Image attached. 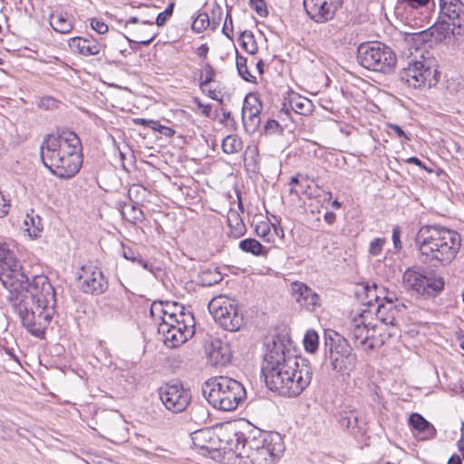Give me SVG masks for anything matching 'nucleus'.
<instances>
[{"label":"nucleus","instance_id":"1","mask_svg":"<svg viewBox=\"0 0 464 464\" xmlns=\"http://www.w3.org/2000/svg\"><path fill=\"white\" fill-rule=\"evenodd\" d=\"M285 333L266 338L261 373L266 385L287 398H296L310 385L314 372L308 359L294 355Z\"/></svg>","mask_w":464,"mask_h":464},{"label":"nucleus","instance_id":"2","mask_svg":"<svg viewBox=\"0 0 464 464\" xmlns=\"http://www.w3.org/2000/svg\"><path fill=\"white\" fill-rule=\"evenodd\" d=\"M462 31H419L417 33L404 32L403 39L409 47L410 56L407 66L399 72L401 82L409 87L415 89L430 88L440 81V73L436 61L421 53L419 56L413 54V50L418 52L421 45L428 44L432 47L442 40L458 38Z\"/></svg>","mask_w":464,"mask_h":464},{"label":"nucleus","instance_id":"3","mask_svg":"<svg viewBox=\"0 0 464 464\" xmlns=\"http://www.w3.org/2000/svg\"><path fill=\"white\" fill-rule=\"evenodd\" d=\"M82 142L77 134L63 130L58 134L46 135L40 147L43 164L60 179H71L80 170Z\"/></svg>","mask_w":464,"mask_h":464},{"label":"nucleus","instance_id":"4","mask_svg":"<svg viewBox=\"0 0 464 464\" xmlns=\"http://www.w3.org/2000/svg\"><path fill=\"white\" fill-rule=\"evenodd\" d=\"M415 244L423 264L434 267L450 265L461 246L460 235L452 229L437 225L422 226L416 237Z\"/></svg>","mask_w":464,"mask_h":464},{"label":"nucleus","instance_id":"5","mask_svg":"<svg viewBox=\"0 0 464 464\" xmlns=\"http://www.w3.org/2000/svg\"><path fill=\"white\" fill-rule=\"evenodd\" d=\"M20 276L11 286H5L9 291V301L22 302L28 304H42V306H56V294L49 278L44 275H34L26 271L22 266L19 269Z\"/></svg>","mask_w":464,"mask_h":464},{"label":"nucleus","instance_id":"6","mask_svg":"<svg viewBox=\"0 0 464 464\" xmlns=\"http://www.w3.org/2000/svg\"><path fill=\"white\" fill-rule=\"evenodd\" d=\"M202 394L214 408L231 411L246 398V392L238 381L227 376H218L204 383Z\"/></svg>","mask_w":464,"mask_h":464},{"label":"nucleus","instance_id":"7","mask_svg":"<svg viewBox=\"0 0 464 464\" xmlns=\"http://www.w3.org/2000/svg\"><path fill=\"white\" fill-rule=\"evenodd\" d=\"M246 455L243 464H276L282 457L285 447L278 432L263 433L251 437L246 441Z\"/></svg>","mask_w":464,"mask_h":464},{"label":"nucleus","instance_id":"8","mask_svg":"<svg viewBox=\"0 0 464 464\" xmlns=\"http://www.w3.org/2000/svg\"><path fill=\"white\" fill-rule=\"evenodd\" d=\"M324 361L338 373L352 371L356 364V354L349 342L334 330L324 331Z\"/></svg>","mask_w":464,"mask_h":464},{"label":"nucleus","instance_id":"9","mask_svg":"<svg viewBox=\"0 0 464 464\" xmlns=\"http://www.w3.org/2000/svg\"><path fill=\"white\" fill-rule=\"evenodd\" d=\"M357 62L367 70L389 74L395 68L397 57L390 46L379 41H372L359 44Z\"/></svg>","mask_w":464,"mask_h":464},{"label":"nucleus","instance_id":"10","mask_svg":"<svg viewBox=\"0 0 464 464\" xmlns=\"http://www.w3.org/2000/svg\"><path fill=\"white\" fill-rule=\"evenodd\" d=\"M14 311L18 314L23 326L34 336L44 338L54 314L53 306L28 304L25 301H10Z\"/></svg>","mask_w":464,"mask_h":464},{"label":"nucleus","instance_id":"11","mask_svg":"<svg viewBox=\"0 0 464 464\" xmlns=\"http://www.w3.org/2000/svg\"><path fill=\"white\" fill-rule=\"evenodd\" d=\"M209 313L214 320L225 330L236 332L243 324V315L237 306L229 299L218 296L208 304Z\"/></svg>","mask_w":464,"mask_h":464},{"label":"nucleus","instance_id":"12","mask_svg":"<svg viewBox=\"0 0 464 464\" xmlns=\"http://www.w3.org/2000/svg\"><path fill=\"white\" fill-rule=\"evenodd\" d=\"M159 394L164 406L175 413L186 410L191 399L189 390L185 389L179 382L160 387Z\"/></svg>","mask_w":464,"mask_h":464},{"label":"nucleus","instance_id":"13","mask_svg":"<svg viewBox=\"0 0 464 464\" xmlns=\"http://www.w3.org/2000/svg\"><path fill=\"white\" fill-rule=\"evenodd\" d=\"M250 438L236 430L231 425L219 427L220 449L218 451L233 453L237 458L244 459L246 455V441Z\"/></svg>","mask_w":464,"mask_h":464},{"label":"nucleus","instance_id":"14","mask_svg":"<svg viewBox=\"0 0 464 464\" xmlns=\"http://www.w3.org/2000/svg\"><path fill=\"white\" fill-rule=\"evenodd\" d=\"M438 24L446 29H464V4L460 0H439Z\"/></svg>","mask_w":464,"mask_h":464},{"label":"nucleus","instance_id":"15","mask_svg":"<svg viewBox=\"0 0 464 464\" xmlns=\"http://www.w3.org/2000/svg\"><path fill=\"white\" fill-rule=\"evenodd\" d=\"M81 270L78 280L82 292L99 295L108 289L109 283L101 268L92 265H85L82 266Z\"/></svg>","mask_w":464,"mask_h":464},{"label":"nucleus","instance_id":"16","mask_svg":"<svg viewBox=\"0 0 464 464\" xmlns=\"http://www.w3.org/2000/svg\"><path fill=\"white\" fill-rule=\"evenodd\" d=\"M22 267L14 253L5 243L0 242V281L4 286H11L20 276L19 269Z\"/></svg>","mask_w":464,"mask_h":464},{"label":"nucleus","instance_id":"17","mask_svg":"<svg viewBox=\"0 0 464 464\" xmlns=\"http://www.w3.org/2000/svg\"><path fill=\"white\" fill-rule=\"evenodd\" d=\"M343 0H304V7L311 19L324 23L333 19Z\"/></svg>","mask_w":464,"mask_h":464},{"label":"nucleus","instance_id":"18","mask_svg":"<svg viewBox=\"0 0 464 464\" xmlns=\"http://www.w3.org/2000/svg\"><path fill=\"white\" fill-rule=\"evenodd\" d=\"M195 448L203 454L218 451L220 449L219 428H203L190 433Z\"/></svg>","mask_w":464,"mask_h":464},{"label":"nucleus","instance_id":"19","mask_svg":"<svg viewBox=\"0 0 464 464\" xmlns=\"http://www.w3.org/2000/svg\"><path fill=\"white\" fill-rule=\"evenodd\" d=\"M370 314L369 311L363 310L351 321L349 336L357 349L363 347L367 341L372 338L369 335L370 324L366 323Z\"/></svg>","mask_w":464,"mask_h":464},{"label":"nucleus","instance_id":"20","mask_svg":"<svg viewBox=\"0 0 464 464\" xmlns=\"http://www.w3.org/2000/svg\"><path fill=\"white\" fill-rule=\"evenodd\" d=\"M262 109L263 105L257 95L252 93L246 95L242 108V120L246 127L248 126L252 130L259 127Z\"/></svg>","mask_w":464,"mask_h":464},{"label":"nucleus","instance_id":"21","mask_svg":"<svg viewBox=\"0 0 464 464\" xmlns=\"http://www.w3.org/2000/svg\"><path fill=\"white\" fill-rule=\"evenodd\" d=\"M159 332L164 336V343L170 348H175L184 343L194 334L192 327L188 324H179V326H161Z\"/></svg>","mask_w":464,"mask_h":464},{"label":"nucleus","instance_id":"22","mask_svg":"<svg viewBox=\"0 0 464 464\" xmlns=\"http://www.w3.org/2000/svg\"><path fill=\"white\" fill-rule=\"evenodd\" d=\"M291 292L295 300L307 310H314L320 305L319 295L302 282L295 281L291 285Z\"/></svg>","mask_w":464,"mask_h":464},{"label":"nucleus","instance_id":"23","mask_svg":"<svg viewBox=\"0 0 464 464\" xmlns=\"http://www.w3.org/2000/svg\"><path fill=\"white\" fill-rule=\"evenodd\" d=\"M340 428L348 431L355 439L362 438L365 432L364 423L359 420L357 411L353 410L342 411L337 416Z\"/></svg>","mask_w":464,"mask_h":464},{"label":"nucleus","instance_id":"24","mask_svg":"<svg viewBox=\"0 0 464 464\" xmlns=\"http://www.w3.org/2000/svg\"><path fill=\"white\" fill-rule=\"evenodd\" d=\"M69 46L74 53L89 56L98 54L102 45L92 36H75L69 40Z\"/></svg>","mask_w":464,"mask_h":464},{"label":"nucleus","instance_id":"25","mask_svg":"<svg viewBox=\"0 0 464 464\" xmlns=\"http://www.w3.org/2000/svg\"><path fill=\"white\" fill-rule=\"evenodd\" d=\"M422 286L425 289L420 292L421 296L434 297L443 291L445 287V281L442 276L434 273H430L424 275Z\"/></svg>","mask_w":464,"mask_h":464},{"label":"nucleus","instance_id":"26","mask_svg":"<svg viewBox=\"0 0 464 464\" xmlns=\"http://www.w3.org/2000/svg\"><path fill=\"white\" fill-rule=\"evenodd\" d=\"M209 358L216 366H225L230 362L232 353L228 343L221 341L212 343Z\"/></svg>","mask_w":464,"mask_h":464},{"label":"nucleus","instance_id":"27","mask_svg":"<svg viewBox=\"0 0 464 464\" xmlns=\"http://www.w3.org/2000/svg\"><path fill=\"white\" fill-rule=\"evenodd\" d=\"M406 19V25L411 29H420L423 27H426V29H440L437 26V21L430 24L431 17L428 13L423 14L419 11H411L410 15Z\"/></svg>","mask_w":464,"mask_h":464},{"label":"nucleus","instance_id":"28","mask_svg":"<svg viewBox=\"0 0 464 464\" xmlns=\"http://www.w3.org/2000/svg\"><path fill=\"white\" fill-rule=\"evenodd\" d=\"M289 107L297 114L308 115L312 112L314 105L309 99L292 91L289 92Z\"/></svg>","mask_w":464,"mask_h":464},{"label":"nucleus","instance_id":"29","mask_svg":"<svg viewBox=\"0 0 464 464\" xmlns=\"http://www.w3.org/2000/svg\"><path fill=\"white\" fill-rule=\"evenodd\" d=\"M409 423L412 429L423 432L426 438L434 437L436 434L435 428L420 414L412 413L409 418Z\"/></svg>","mask_w":464,"mask_h":464},{"label":"nucleus","instance_id":"30","mask_svg":"<svg viewBox=\"0 0 464 464\" xmlns=\"http://www.w3.org/2000/svg\"><path fill=\"white\" fill-rule=\"evenodd\" d=\"M227 224L229 227V236L234 238H239L246 231L243 218L237 210H230L228 212Z\"/></svg>","mask_w":464,"mask_h":464},{"label":"nucleus","instance_id":"31","mask_svg":"<svg viewBox=\"0 0 464 464\" xmlns=\"http://www.w3.org/2000/svg\"><path fill=\"white\" fill-rule=\"evenodd\" d=\"M117 208L121 211V216L130 222L136 223L144 218L142 210L135 205L119 201L117 202Z\"/></svg>","mask_w":464,"mask_h":464},{"label":"nucleus","instance_id":"32","mask_svg":"<svg viewBox=\"0 0 464 464\" xmlns=\"http://www.w3.org/2000/svg\"><path fill=\"white\" fill-rule=\"evenodd\" d=\"M424 275L408 268L403 274V282L418 295H420V292L425 288L422 286Z\"/></svg>","mask_w":464,"mask_h":464},{"label":"nucleus","instance_id":"33","mask_svg":"<svg viewBox=\"0 0 464 464\" xmlns=\"http://www.w3.org/2000/svg\"><path fill=\"white\" fill-rule=\"evenodd\" d=\"M223 279L222 274L218 267H207L200 271L198 275V282L203 286L214 285Z\"/></svg>","mask_w":464,"mask_h":464},{"label":"nucleus","instance_id":"34","mask_svg":"<svg viewBox=\"0 0 464 464\" xmlns=\"http://www.w3.org/2000/svg\"><path fill=\"white\" fill-rule=\"evenodd\" d=\"M239 248L246 253H250L256 256H265L267 249L255 238H246L239 242Z\"/></svg>","mask_w":464,"mask_h":464},{"label":"nucleus","instance_id":"35","mask_svg":"<svg viewBox=\"0 0 464 464\" xmlns=\"http://www.w3.org/2000/svg\"><path fill=\"white\" fill-rule=\"evenodd\" d=\"M24 225L29 237L33 238L38 237L44 229L43 219L38 215L27 214L24 221Z\"/></svg>","mask_w":464,"mask_h":464},{"label":"nucleus","instance_id":"36","mask_svg":"<svg viewBox=\"0 0 464 464\" xmlns=\"http://www.w3.org/2000/svg\"><path fill=\"white\" fill-rule=\"evenodd\" d=\"M157 314L160 315L162 314L161 316V323L160 324L159 327L161 326H167L172 327L171 322L172 318L175 316L176 313H169V310L163 307V302H153L150 306V314L152 317H155Z\"/></svg>","mask_w":464,"mask_h":464},{"label":"nucleus","instance_id":"37","mask_svg":"<svg viewBox=\"0 0 464 464\" xmlns=\"http://www.w3.org/2000/svg\"><path fill=\"white\" fill-rule=\"evenodd\" d=\"M157 314L160 315L162 314L161 316V323L160 324L159 327L161 326H167L172 327L171 322L172 318L175 316L176 313H169V310L163 307V302H153L150 306V314L152 317H155Z\"/></svg>","mask_w":464,"mask_h":464},{"label":"nucleus","instance_id":"38","mask_svg":"<svg viewBox=\"0 0 464 464\" xmlns=\"http://www.w3.org/2000/svg\"><path fill=\"white\" fill-rule=\"evenodd\" d=\"M221 148L224 153L234 154L242 150L243 142L237 135H227L223 139Z\"/></svg>","mask_w":464,"mask_h":464},{"label":"nucleus","instance_id":"39","mask_svg":"<svg viewBox=\"0 0 464 464\" xmlns=\"http://www.w3.org/2000/svg\"><path fill=\"white\" fill-rule=\"evenodd\" d=\"M237 70L238 72V74L244 79L246 82H256V77L252 75L247 68V59L241 55L237 51Z\"/></svg>","mask_w":464,"mask_h":464},{"label":"nucleus","instance_id":"40","mask_svg":"<svg viewBox=\"0 0 464 464\" xmlns=\"http://www.w3.org/2000/svg\"><path fill=\"white\" fill-rule=\"evenodd\" d=\"M303 343L307 353H315L319 345V335L317 332H315L313 329L306 331L303 340Z\"/></svg>","mask_w":464,"mask_h":464},{"label":"nucleus","instance_id":"41","mask_svg":"<svg viewBox=\"0 0 464 464\" xmlns=\"http://www.w3.org/2000/svg\"><path fill=\"white\" fill-rule=\"evenodd\" d=\"M253 38L254 35L252 31H241L239 35V41L241 42L242 48L250 54H254L257 51V45Z\"/></svg>","mask_w":464,"mask_h":464},{"label":"nucleus","instance_id":"42","mask_svg":"<svg viewBox=\"0 0 464 464\" xmlns=\"http://www.w3.org/2000/svg\"><path fill=\"white\" fill-rule=\"evenodd\" d=\"M190 420L197 424L205 423L209 418L208 409L200 404L193 405L190 409Z\"/></svg>","mask_w":464,"mask_h":464},{"label":"nucleus","instance_id":"43","mask_svg":"<svg viewBox=\"0 0 464 464\" xmlns=\"http://www.w3.org/2000/svg\"><path fill=\"white\" fill-rule=\"evenodd\" d=\"M49 23L52 29H57V26H68L69 29H72V24L69 21L67 14L60 11H54L50 14Z\"/></svg>","mask_w":464,"mask_h":464},{"label":"nucleus","instance_id":"44","mask_svg":"<svg viewBox=\"0 0 464 464\" xmlns=\"http://www.w3.org/2000/svg\"><path fill=\"white\" fill-rule=\"evenodd\" d=\"M123 257L140 265L144 269L151 271V265L144 260L142 256L130 247H123Z\"/></svg>","mask_w":464,"mask_h":464},{"label":"nucleus","instance_id":"45","mask_svg":"<svg viewBox=\"0 0 464 464\" xmlns=\"http://www.w3.org/2000/svg\"><path fill=\"white\" fill-rule=\"evenodd\" d=\"M215 75L216 72L214 68L209 63H206L200 72L201 82L199 86L202 92H205L209 83L214 82Z\"/></svg>","mask_w":464,"mask_h":464},{"label":"nucleus","instance_id":"46","mask_svg":"<svg viewBox=\"0 0 464 464\" xmlns=\"http://www.w3.org/2000/svg\"><path fill=\"white\" fill-rule=\"evenodd\" d=\"M255 231L256 235L266 242H273L270 224L267 221H262L256 225Z\"/></svg>","mask_w":464,"mask_h":464},{"label":"nucleus","instance_id":"47","mask_svg":"<svg viewBox=\"0 0 464 464\" xmlns=\"http://www.w3.org/2000/svg\"><path fill=\"white\" fill-rule=\"evenodd\" d=\"M210 26L209 16L207 13H200L193 20L191 29H208Z\"/></svg>","mask_w":464,"mask_h":464},{"label":"nucleus","instance_id":"48","mask_svg":"<svg viewBox=\"0 0 464 464\" xmlns=\"http://www.w3.org/2000/svg\"><path fill=\"white\" fill-rule=\"evenodd\" d=\"M385 242H386V240L383 237L374 238L370 243L369 254L372 256H379L382 251Z\"/></svg>","mask_w":464,"mask_h":464},{"label":"nucleus","instance_id":"49","mask_svg":"<svg viewBox=\"0 0 464 464\" xmlns=\"http://www.w3.org/2000/svg\"><path fill=\"white\" fill-rule=\"evenodd\" d=\"M249 5L261 17H266L268 14L265 0H249Z\"/></svg>","mask_w":464,"mask_h":464},{"label":"nucleus","instance_id":"50","mask_svg":"<svg viewBox=\"0 0 464 464\" xmlns=\"http://www.w3.org/2000/svg\"><path fill=\"white\" fill-rule=\"evenodd\" d=\"M430 0H399L401 5H405L411 11H419V8L426 6Z\"/></svg>","mask_w":464,"mask_h":464},{"label":"nucleus","instance_id":"51","mask_svg":"<svg viewBox=\"0 0 464 464\" xmlns=\"http://www.w3.org/2000/svg\"><path fill=\"white\" fill-rule=\"evenodd\" d=\"M462 89V83L459 78H449L446 81V90L451 93H457Z\"/></svg>","mask_w":464,"mask_h":464},{"label":"nucleus","instance_id":"52","mask_svg":"<svg viewBox=\"0 0 464 464\" xmlns=\"http://www.w3.org/2000/svg\"><path fill=\"white\" fill-rule=\"evenodd\" d=\"M151 130H156L168 138H171L175 135V130L173 129L161 125L158 121H156V125H153Z\"/></svg>","mask_w":464,"mask_h":464},{"label":"nucleus","instance_id":"53","mask_svg":"<svg viewBox=\"0 0 464 464\" xmlns=\"http://www.w3.org/2000/svg\"><path fill=\"white\" fill-rule=\"evenodd\" d=\"M186 318L193 320V317L190 314H185L183 311H179V314H176L175 316L172 318V326H179V324H188L186 323Z\"/></svg>","mask_w":464,"mask_h":464},{"label":"nucleus","instance_id":"54","mask_svg":"<svg viewBox=\"0 0 464 464\" xmlns=\"http://www.w3.org/2000/svg\"><path fill=\"white\" fill-rule=\"evenodd\" d=\"M10 209L9 200L5 198L0 190V218L5 217Z\"/></svg>","mask_w":464,"mask_h":464},{"label":"nucleus","instance_id":"55","mask_svg":"<svg viewBox=\"0 0 464 464\" xmlns=\"http://www.w3.org/2000/svg\"><path fill=\"white\" fill-rule=\"evenodd\" d=\"M392 237L394 248H396L397 250H400L402 247V246H401V228L399 226H395L392 228Z\"/></svg>","mask_w":464,"mask_h":464},{"label":"nucleus","instance_id":"56","mask_svg":"<svg viewBox=\"0 0 464 464\" xmlns=\"http://www.w3.org/2000/svg\"><path fill=\"white\" fill-rule=\"evenodd\" d=\"M280 128V125L277 121L276 120H268L265 124V131L266 133H275Z\"/></svg>","mask_w":464,"mask_h":464},{"label":"nucleus","instance_id":"57","mask_svg":"<svg viewBox=\"0 0 464 464\" xmlns=\"http://www.w3.org/2000/svg\"><path fill=\"white\" fill-rule=\"evenodd\" d=\"M365 290L368 298L372 299V297H374L376 301L380 299V295L377 294L378 285L376 284H373L372 287L367 285ZM368 303L371 304V300Z\"/></svg>","mask_w":464,"mask_h":464},{"label":"nucleus","instance_id":"58","mask_svg":"<svg viewBox=\"0 0 464 464\" xmlns=\"http://www.w3.org/2000/svg\"><path fill=\"white\" fill-rule=\"evenodd\" d=\"M145 188L140 185H132L129 190H128V196L130 199L132 201L133 198H137V196L141 192L144 191Z\"/></svg>","mask_w":464,"mask_h":464},{"label":"nucleus","instance_id":"59","mask_svg":"<svg viewBox=\"0 0 464 464\" xmlns=\"http://www.w3.org/2000/svg\"><path fill=\"white\" fill-rule=\"evenodd\" d=\"M383 300L390 304L389 310L391 311L392 309V305L395 302H398L399 299L397 298V295L393 292H389L387 290L386 294L383 295Z\"/></svg>","mask_w":464,"mask_h":464},{"label":"nucleus","instance_id":"60","mask_svg":"<svg viewBox=\"0 0 464 464\" xmlns=\"http://www.w3.org/2000/svg\"><path fill=\"white\" fill-rule=\"evenodd\" d=\"M133 122L136 125H141L150 129L153 128V125H156V121L154 120H147L142 118H137L133 120Z\"/></svg>","mask_w":464,"mask_h":464},{"label":"nucleus","instance_id":"61","mask_svg":"<svg viewBox=\"0 0 464 464\" xmlns=\"http://www.w3.org/2000/svg\"><path fill=\"white\" fill-rule=\"evenodd\" d=\"M388 127H389L390 130H393L399 138H403L405 140H410L408 135L404 132V130L399 125L389 124Z\"/></svg>","mask_w":464,"mask_h":464},{"label":"nucleus","instance_id":"62","mask_svg":"<svg viewBox=\"0 0 464 464\" xmlns=\"http://www.w3.org/2000/svg\"><path fill=\"white\" fill-rule=\"evenodd\" d=\"M227 125H235L236 121L234 118L232 117V114L230 111H223V120L221 121Z\"/></svg>","mask_w":464,"mask_h":464},{"label":"nucleus","instance_id":"63","mask_svg":"<svg viewBox=\"0 0 464 464\" xmlns=\"http://www.w3.org/2000/svg\"><path fill=\"white\" fill-rule=\"evenodd\" d=\"M208 50H209V48H208V44H203L199 47H198L196 53L200 58L206 59L208 56Z\"/></svg>","mask_w":464,"mask_h":464},{"label":"nucleus","instance_id":"64","mask_svg":"<svg viewBox=\"0 0 464 464\" xmlns=\"http://www.w3.org/2000/svg\"><path fill=\"white\" fill-rule=\"evenodd\" d=\"M462 458L458 454H453L448 460L447 464H462Z\"/></svg>","mask_w":464,"mask_h":464}]
</instances>
